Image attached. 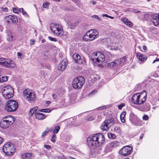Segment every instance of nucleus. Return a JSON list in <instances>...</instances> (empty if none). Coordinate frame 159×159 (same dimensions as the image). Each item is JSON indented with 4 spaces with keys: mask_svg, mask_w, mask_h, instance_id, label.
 <instances>
[{
    "mask_svg": "<svg viewBox=\"0 0 159 159\" xmlns=\"http://www.w3.org/2000/svg\"><path fill=\"white\" fill-rule=\"evenodd\" d=\"M104 136L101 133H97L89 136L87 139L88 147L91 149H96L104 143Z\"/></svg>",
    "mask_w": 159,
    "mask_h": 159,
    "instance_id": "f257e3e1",
    "label": "nucleus"
},
{
    "mask_svg": "<svg viewBox=\"0 0 159 159\" xmlns=\"http://www.w3.org/2000/svg\"><path fill=\"white\" fill-rule=\"evenodd\" d=\"M147 98V92L143 90L141 93L134 94L131 98L132 102L136 105H141L143 104Z\"/></svg>",
    "mask_w": 159,
    "mask_h": 159,
    "instance_id": "f03ea898",
    "label": "nucleus"
},
{
    "mask_svg": "<svg viewBox=\"0 0 159 159\" xmlns=\"http://www.w3.org/2000/svg\"><path fill=\"white\" fill-rule=\"evenodd\" d=\"M99 36L98 33L96 29H91L87 31L83 37V40L86 42L92 41Z\"/></svg>",
    "mask_w": 159,
    "mask_h": 159,
    "instance_id": "7ed1b4c3",
    "label": "nucleus"
},
{
    "mask_svg": "<svg viewBox=\"0 0 159 159\" xmlns=\"http://www.w3.org/2000/svg\"><path fill=\"white\" fill-rule=\"evenodd\" d=\"M15 120V118L13 116H6L1 120L0 125L3 129H6L11 126Z\"/></svg>",
    "mask_w": 159,
    "mask_h": 159,
    "instance_id": "20e7f679",
    "label": "nucleus"
},
{
    "mask_svg": "<svg viewBox=\"0 0 159 159\" xmlns=\"http://www.w3.org/2000/svg\"><path fill=\"white\" fill-rule=\"evenodd\" d=\"M18 106V103L16 101L9 100L5 103V109L8 112H14L17 110Z\"/></svg>",
    "mask_w": 159,
    "mask_h": 159,
    "instance_id": "39448f33",
    "label": "nucleus"
},
{
    "mask_svg": "<svg viewBox=\"0 0 159 159\" xmlns=\"http://www.w3.org/2000/svg\"><path fill=\"white\" fill-rule=\"evenodd\" d=\"M53 25L50 26V30L55 35L61 37H63V30L62 26L59 24H52Z\"/></svg>",
    "mask_w": 159,
    "mask_h": 159,
    "instance_id": "423d86ee",
    "label": "nucleus"
},
{
    "mask_svg": "<svg viewBox=\"0 0 159 159\" xmlns=\"http://www.w3.org/2000/svg\"><path fill=\"white\" fill-rule=\"evenodd\" d=\"M15 145L11 142H7L3 146L2 150L4 153L7 155L11 156L15 151Z\"/></svg>",
    "mask_w": 159,
    "mask_h": 159,
    "instance_id": "0eeeda50",
    "label": "nucleus"
},
{
    "mask_svg": "<svg viewBox=\"0 0 159 159\" xmlns=\"http://www.w3.org/2000/svg\"><path fill=\"white\" fill-rule=\"evenodd\" d=\"M2 94L6 99H9L12 97L14 95V89L10 86H5L2 89Z\"/></svg>",
    "mask_w": 159,
    "mask_h": 159,
    "instance_id": "6e6552de",
    "label": "nucleus"
},
{
    "mask_svg": "<svg viewBox=\"0 0 159 159\" xmlns=\"http://www.w3.org/2000/svg\"><path fill=\"white\" fill-rule=\"evenodd\" d=\"M85 82L84 78L82 76H80L75 78L72 82V86L75 89H79L82 88Z\"/></svg>",
    "mask_w": 159,
    "mask_h": 159,
    "instance_id": "1a4fd4ad",
    "label": "nucleus"
},
{
    "mask_svg": "<svg viewBox=\"0 0 159 159\" xmlns=\"http://www.w3.org/2000/svg\"><path fill=\"white\" fill-rule=\"evenodd\" d=\"M23 94L26 98V100L30 102L35 99V93L33 90L29 89H25L23 92Z\"/></svg>",
    "mask_w": 159,
    "mask_h": 159,
    "instance_id": "9d476101",
    "label": "nucleus"
},
{
    "mask_svg": "<svg viewBox=\"0 0 159 159\" xmlns=\"http://www.w3.org/2000/svg\"><path fill=\"white\" fill-rule=\"evenodd\" d=\"M3 60V61L1 62L2 65L5 67L12 68H14L16 66L15 63L13 60L4 58Z\"/></svg>",
    "mask_w": 159,
    "mask_h": 159,
    "instance_id": "9b49d317",
    "label": "nucleus"
},
{
    "mask_svg": "<svg viewBox=\"0 0 159 159\" xmlns=\"http://www.w3.org/2000/svg\"><path fill=\"white\" fill-rule=\"evenodd\" d=\"M133 150L132 148L129 145L124 146L119 151V153L121 155L126 157L129 155Z\"/></svg>",
    "mask_w": 159,
    "mask_h": 159,
    "instance_id": "f8f14e48",
    "label": "nucleus"
},
{
    "mask_svg": "<svg viewBox=\"0 0 159 159\" xmlns=\"http://www.w3.org/2000/svg\"><path fill=\"white\" fill-rule=\"evenodd\" d=\"M93 54L95 56V58L96 59L95 62H97L98 63H102L105 60L104 55L102 52H94Z\"/></svg>",
    "mask_w": 159,
    "mask_h": 159,
    "instance_id": "ddd939ff",
    "label": "nucleus"
},
{
    "mask_svg": "<svg viewBox=\"0 0 159 159\" xmlns=\"http://www.w3.org/2000/svg\"><path fill=\"white\" fill-rule=\"evenodd\" d=\"M151 21L153 23L154 25L157 26L159 24V13L155 14L152 13Z\"/></svg>",
    "mask_w": 159,
    "mask_h": 159,
    "instance_id": "4468645a",
    "label": "nucleus"
},
{
    "mask_svg": "<svg viewBox=\"0 0 159 159\" xmlns=\"http://www.w3.org/2000/svg\"><path fill=\"white\" fill-rule=\"evenodd\" d=\"M67 65V62L66 61L63 60L61 61L58 65V70L59 71H63L66 69Z\"/></svg>",
    "mask_w": 159,
    "mask_h": 159,
    "instance_id": "2eb2a0df",
    "label": "nucleus"
},
{
    "mask_svg": "<svg viewBox=\"0 0 159 159\" xmlns=\"http://www.w3.org/2000/svg\"><path fill=\"white\" fill-rule=\"evenodd\" d=\"M34 116L36 119L39 120H44L47 117L46 115L38 111L35 113Z\"/></svg>",
    "mask_w": 159,
    "mask_h": 159,
    "instance_id": "dca6fc26",
    "label": "nucleus"
},
{
    "mask_svg": "<svg viewBox=\"0 0 159 159\" xmlns=\"http://www.w3.org/2000/svg\"><path fill=\"white\" fill-rule=\"evenodd\" d=\"M136 56L139 61L142 62L146 61L148 58L146 55L143 54L139 52H137L136 53Z\"/></svg>",
    "mask_w": 159,
    "mask_h": 159,
    "instance_id": "f3484780",
    "label": "nucleus"
},
{
    "mask_svg": "<svg viewBox=\"0 0 159 159\" xmlns=\"http://www.w3.org/2000/svg\"><path fill=\"white\" fill-rule=\"evenodd\" d=\"M7 22L8 23H16L18 21L17 18L15 15H9L6 17Z\"/></svg>",
    "mask_w": 159,
    "mask_h": 159,
    "instance_id": "a211bd4d",
    "label": "nucleus"
},
{
    "mask_svg": "<svg viewBox=\"0 0 159 159\" xmlns=\"http://www.w3.org/2000/svg\"><path fill=\"white\" fill-rule=\"evenodd\" d=\"M73 57L76 63L80 64L82 63V60L81 59L80 56L77 53H75L74 54Z\"/></svg>",
    "mask_w": 159,
    "mask_h": 159,
    "instance_id": "6ab92c4d",
    "label": "nucleus"
},
{
    "mask_svg": "<svg viewBox=\"0 0 159 159\" xmlns=\"http://www.w3.org/2000/svg\"><path fill=\"white\" fill-rule=\"evenodd\" d=\"M121 61L122 60L121 59L116 60L113 62L108 63L107 66H108L110 67H113L114 66H116L120 64Z\"/></svg>",
    "mask_w": 159,
    "mask_h": 159,
    "instance_id": "aec40b11",
    "label": "nucleus"
},
{
    "mask_svg": "<svg viewBox=\"0 0 159 159\" xmlns=\"http://www.w3.org/2000/svg\"><path fill=\"white\" fill-rule=\"evenodd\" d=\"M33 155V153H25L23 154L21 158L22 159H31Z\"/></svg>",
    "mask_w": 159,
    "mask_h": 159,
    "instance_id": "412c9836",
    "label": "nucleus"
},
{
    "mask_svg": "<svg viewBox=\"0 0 159 159\" xmlns=\"http://www.w3.org/2000/svg\"><path fill=\"white\" fill-rule=\"evenodd\" d=\"M120 143L119 142L117 141H115L111 142L109 143L107 145V147H106L107 149V147H109L110 148H116L120 145Z\"/></svg>",
    "mask_w": 159,
    "mask_h": 159,
    "instance_id": "4be33fe9",
    "label": "nucleus"
},
{
    "mask_svg": "<svg viewBox=\"0 0 159 159\" xmlns=\"http://www.w3.org/2000/svg\"><path fill=\"white\" fill-rule=\"evenodd\" d=\"M152 13H146L143 15V19L144 21H151Z\"/></svg>",
    "mask_w": 159,
    "mask_h": 159,
    "instance_id": "5701e85b",
    "label": "nucleus"
},
{
    "mask_svg": "<svg viewBox=\"0 0 159 159\" xmlns=\"http://www.w3.org/2000/svg\"><path fill=\"white\" fill-rule=\"evenodd\" d=\"M121 21L129 27H132V23L128 20L127 18H121Z\"/></svg>",
    "mask_w": 159,
    "mask_h": 159,
    "instance_id": "b1692460",
    "label": "nucleus"
},
{
    "mask_svg": "<svg viewBox=\"0 0 159 159\" xmlns=\"http://www.w3.org/2000/svg\"><path fill=\"white\" fill-rule=\"evenodd\" d=\"M69 23L68 24L70 28L71 29H74L78 25L79 22L78 21H76L75 22L72 21L71 22H69Z\"/></svg>",
    "mask_w": 159,
    "mask_h": 159,
    "instance_id": "393cba45",
    "label": "nucleus"
},
{
    "mask_svg": "<svg viewBox=\"0 0 159 159\" xmlns=\"http://www.w3.org/2000/svg\"><path fill=\"white\" fill-rule=\"evenodd\" d=\"M110 127L108 126L105 122L104 121L102 124L101 126V128L103 131H107Z\"/></svg>",
    "mask_w": 159,
    "mask_h": 159,
    "instance_id": "a878e982",
    "label": "nucleus"
},
{
    "mask_svg": "<svg viewBox=\"0 0 159 159\" xmlns=\"http://www.w3.org/2000/svg\"><path fill=\"white\" fill-rule=\"evenodd\" d=\"M104 121L110 127L113 124L114 120L113 118H111L109 120H105Z\"/></svg>",
    "mask_w": 159,
    "mask_h": 159,
    "instance_id": "bb28decb",
    "label": "nucleus"
},
{
    "mask_svg": "<svg viewBox=\"0 0 159 159\" xmlns=\"http://www.w3.org/2000/svg\"><path fill=\"white\" fill-rule=\"evenodd\" d=\"M126 112L125 111H123L121 113L120 117L121 121L122 122L124 123L125 122V116L126 115Z\"/></svg>",
    "mask_w": 159,
    "mask_h": 159,
    "instance_id": "cd10ccee",
    "label": "nucleus"
},
{
    "mask_svg": "<svg viewBox=\"0 0 159 159\" xmlns=\"http://www.w3.org/2000/svg\"><path fill=\"white\" fill-rule=\"evenodd\" d=\"M38 107L36 106L31 108L29 111V116H32L35 111L38 110Z\"/></svg>",
    "mask_w": 159,
    "mask_h": 159,
    "instance_id": "c85d7f7f",
    "label": "nucleus"
},
{
    "mask_svg": "<svg viewBox=\"0 0 159 159\" xmlns=\"http://www.w3.org/2000/svg\"><path fill=\"white\" fill-rule=\"evenodd\" d=\"M121 129L118 126H115L114 129V131L117 133L120 134H121Z\"/></svg>",
    "mask_w": 159,
    "mask_h": 159,
    "instance_id": "c756f323",
    "label": "nucleus"
},
{
    "mask_svg": "<svg viewBox=\"0 0 159 159\" xmlns=\"http://www.w3.org/2000/svg\"><path fill=\"white\" fill-rule=\"evenodd\" d=\"M39 111L45 112V113H50L51 111V110L49 108L39 110Z\"/></svg>",
    "mask_w": 159,
    "mask_h": 159,
    "instance_id": "7c9ffc66",
    "label": "nucleus"
},
{
    "mask_svg": "<svg viewBox=\"0 0 159 159\" xmlns=\"http://www.w3.org/2000/svg\"><path fill=\"white\" fill-rule=\"evenodd\" d=\"M107 135L108 138L110 139H115L116 137V135L115 134H112L111 133H108L107 134Z\"/></svg>",
    "mask_w": 159,
    "mask_h": 159,
    "instance_id": "2f4dec72",
    "label": "nucleus"
},
{
    "mask_svg": "<svg viewBox=\"0 0 159 159\" xmlns=\"http://www.w3.org/2000/svg\"><path fill=\"white\" fill-rule=\"evenodd\" d=\"M21 12L22 14L26 17H29V15L24 10L23 8H20V12Z\"/></svg>",
    "mask_w": 159,
    "mask_h": 159,
    "instance_id": "473e14b6",
    "label": "nucleus"
},
{
    "mask_svg": "<svg viewBox=\"0 0 159 159\" xmlns=\"http://www.w3.org/2000/svg\"><path fill=\"white\" fill-rule=\"evenodd\" d=\"M60 129V127L59 125L56 126L53 131V133L56 134L58 133Z\"/></svg>",
    "mask_w": 159,
    "mask_h": 159,
    "instance_id": "72a5a7b5",
    "label": "nucleus"
},
{
    "mask_svg": "<svg viewBox=\"0 0 159 159\" xmlns=\"http://www.w3.org/2000/svg\"><path fill=\"white\" fill-rule=\"evenodd\" d=\"M12 10L14 13L16 14H19L20 12V8L19 9L18 8L14 7L13 8Z\"/></svg>",
    "mask_w": 159,
    "mask_h": 159,
    "instance_id": "f704fd0d",
    "label": "nucleus"
},
{
    "mask_svg": "<svg viewBox=\"0 0 159 159\" xmlns=\"http://www.w3.org/2000/svg\"><path fill=\"white\" fill-rule=\"evenodd\" d=\"M56 135L55 134H54L52 135L51 141L53 143H55L56 140Z\"/></svg>",
    "mask_w": 159,
    "mask_h": 159,
    "instance_id": "c9c22d12",
    "label": "nucleus"
},
{
    "mask_svg": "<svg viewBox=\"0 0 159 159\" xmlns=\"http://www.w3.org/2000/svg\"><path fill=\"white\" fill-rule=\"evenodd\" d=\"M49 131V130L48 129V128H47L44 131L42 134L41 136L42 137H44V136L46 135L47 133Z\"/></svg>",
    "mask_w": 159,
    "mask_h": 159,
    "instance_id": "e433bc0d",
    "label": "nucleus"
},
{
    "mask_svg": "<svg viewBox=\"0 0 159 159\" xmlns=\"http://www.w3.org/2000/svg\"><path fill=\"white\" fill-rule=\"evenodd\" d=\"M1 79L2 82H5L7 80L8 78L7 76H1Z\"/></svg>",
    "mask_w": 159,
    "mask_h": 159,
    "instance_id": "4c0bfd02",
    "label": "nucleus"
},
{
    "mask_svg": "<svg viewBox=\"0 0 159 159\" xmlns=\"http://www.w3.org/2000/svg\"><path fill=\"white\" fill-rule=\"evenodd\" d=\"M149 117L147 115H144L142 117V119L144 120H147L148 119Z\"/></svg>",
    "mask_w": 159,
    "mask_h": 159,
    "instance_id": "58836bf2",
    "label": "nucleus"
},
{
    "mask_svg": "<svg viewBox=\"0 0 159 159\" xmlns=\"http://www.w3.org/2000/svg\"><path fill=\"white\" fill-rule=\"evenodd\" d=\"M48 39H49V40H50L51 41H53L54 42L57 41V40L55 38H53L51 36H48Z\"/></svg>",
    "mask_w": 159,
    "mask_h": 159,
    "instance_id": "ea45409f",
    "label": "nucleus"
},
{
    "mask_svg": "<svg viewBox=\"0 0 159 159\" xmlns=\"http://www.w3.org/2000/svg\"><path fill=\"white\" fill-rule=\"evenodd\" d=\"M49 6V4L48 2H44L43 4V7L44 8H46Z\"/></svg>",
    "mask_w": 159,
    "mask_h": 159,
    "instance_id": "a19ab883",
    "label": "nucleus"
},
{
    "mask_svg": "<svg viewBox=\"0 0 159 159\" xmlns=\"http://www.w3.org/2000/svg\"><path fill=\"white\" fill-rule=\"evenodd\" d=\"M43 147L48 150L51 149L52 148L51 146L48 145H44Z\"/></svg>",
    "mask_w": 159,
    "mask_h": 159,
    "instance_id": "79ce46f5",
    "label": "nucleus"
},
{
    "mask_svg": "<svg viewBox=\"0 0 159 159\" xmlns=\"http://www.w3.org/2000/svg\"><path fill=\"white\" fill-rule=\"evenodd\" d=\"M125 106V104L124 103H121L118 106V108L120 110L121 109Z\"/></svg>",
    "mask_w": 159,
    "mask_h": 159,
    "instance_id": "37998d69",
    "label": "nucleus"
},
{
    "mask_svg": "<svg viewBox=\"0 0 159 159\" xmlns=\"http://www.w3.org/2000/svg\"><path fill=\"white\" fill-rule=\"evenodd\" d=\"M35 42V40L34 39H31L30 40V44L31 45H32L34 44V43Z\"/></svg>",
    "mask_w": 159,
    "mask_h": 159,
    "instance_id": "c03bdc74",
    "label": "nucleus"
},
{
    "mask_svg": "<svg viewBox=\"0 0 159 159\" xmlns=\"http://www.w3.org/2000/svg\"><path fill=\"white\" fill-rule=\"evenodd\" d=\"M97 92V90H92V91L90 93V95H92L93 94V93H96Z\"/></svg>",
    "mask_w": 159,
    "mask_h": 159,
    "instance_id": "a18cd8bd",
    "label": "nucleus"
},
{
    "mask_svg": "<svg viewBox=\"0 0 159 159\" xmlns=\"http://www.w3.org/2000/svg\"><path fill=\"white\" fill-rule=\"evenodd\" d=\"M150 106H148L145 109V111H148L150 110Z\"/></svg>",
    "mask_w": 159,
    "mask_h": 159,
    "instance_id": "49530a36",
    "label": "nucleus"
},
{
    "mask_svg": "<svg viewBox=\"0 0 159 159\" xmlns=\"http://www.w3.org/2000/svg\"><path fill=\"white\" fill-rule=\"evenodd\" d=\"M3 141V139L2 137H0V145L2 143Z\"/></svg>",
    "mask_w": 159,
    "mask_h": 159,
    "instance_id": "de8ad7c7",
    "label": "nucleus"
},
{
    "mask_svg": "<svg viewBox=\"0 0 159 159\" xmlns=\"http://www.w3.org/2000/svg\"><path fill=\"white\" fill-rule=\"evenodd\" d=\"M143 48L144 51H146L147 50V47L146 46H143Z\"/></svg>",
    "mask_w": 159,
    "mask_h": 159,
    "instance_id": "09e8293b",
    "label": "nucleus"
},
{
    "mask_svg": "<svg viewBox=\"0 0 159 159\" xmlns=\"http://www.w3.org/2000/svg\"><path fill=\"white\" fill-rule=\"evenodd\" d=\"M52 97L53 98L55 99L57 98V96L55 94L53 93L52 94Z\"/></svg>",
    "mask_w": 159,
    "mask_h": 159,
    "instance_id": "8fccbe9b",
    "label": "nucleus"
},
{
    "mask_svg": "<svg viewBox=\"0 0 159 159\" xmlns=\"http://www.w3.org/2000/svg\"><path fill=\"white\" fill-rule=\"evenodd\" d=\"M3 59H4V58H1L0 59V65H2L1 64V62H2L3 61Z\"/></svg>",
    "mask_w": 159,
    "mask_h": 159,
    "instance_id": "3c124183",
    "label": "nucleus"
},
{
    "mask_svg": "<svg viewBox=\"0 0 159 159\" xmlns=\"http://www.w3.org/2000/svg\"><path fill=\"white\" fill-rule=\"evenodd\" d=\"M93 120V118H92V117H89L88 119V120L89 121H91V120Z\"/></svg>",
    "mask_w": 159,
    "mask_h": 159,
    "instance_id": "603ef678",
    "label": "nucleus"
},
{
    "mask_svg": "<svg viewBox=\"0 0 159 159\" xmlns=\"http://www.w3.org/2000/svg\"><path fill=\"white\" fill-rule=\"evenodd\" d=\"M94 17L95 18H96L98 19L99 18V17L98 16L96 15H94Z\"/></svg>",
    "mask_w": 159,
    "mask_h": 159,
    "instance_id": "864d4df0",
    "label": "nucleus"
},
{
    "mask_svg": "<svg viewBox=\"0 0 159 159\" xmlns=\"http://www.w3.org/2000/svg\"><path fill=\"white\" fill-rule=\"evenodd\" d=\"M91 3L93 5H94L96 3V2L94 1H91Z\"/></svg>",
    "mask_w": 159,
    "mask_h": 159,
    "instance_id": "5fc2aeb1",
    "label": "nucleus"
},
{
    "mask_svg": "<svg viewBox=\"0 0 159 159\" xmlns=\"http://www.w3.org/2000/svg\"><path fill=\"white\" fill-rule=\"evenodd\" d=\"M143 135V134H141V135L140 136V138H139V139H142Z\"/></svg>",
    "mask_w": 159,
    "mask_h": 159,
    "instance_id": "6e6d98bb",
    "label": "nucleus"
},
{
    "mask_svg": "<svg viewBox=\"0 0 159 159\" xmlns=\"http://www.w3.org/2000/svg\"><path fill=\"white\" fill-rule=\"evenodd\" d=\"M51 103V102L49 101H47L46 102V103L48 104H50Z\"/></svg>",
    "mask_w": 159,
    "mask_h": 159,
    "instance_id": "4d7b16f0",
    "label": "nucleus"
},
{
    "mask_svg": "<svg viewBox=\"0 0 159 159\" xmlns=\"http://www.w3.org/2000/svg\"><path fill=\"white\" fill-rule=\"evenodd\" d=\"M73 2H75V3H76L79 0H71Z\"/></svg>",
    "mask_w": 159,
    "mask_h": 159,
    "instance_id": "13d9d810",
    "label": "nucleus"
},
{
    "mask_svg": "<svg viewBox=\"0 0 159 159\" xmlns=\"http://www.w3.org/2000/svg\"><path fill=\"white\" fill-rule=\"evenodd\" d=\"M41 42L42 43H44L45 42V40L44 39H42L41 40Z\"/></svg>",
    "mask_w": 159,
    "mask_h": 159,
    "instance_id": "bf43d9fd",
    "label": "nucleus"
},
{
    "mask_svg": "<svg viewBox=\"0 0 159 159\" xmlns=\"http://www.w3.org/2000/svg\"><path fill=\"white\" fill-rule=\"evenodd\" d=\"M69 158L70 159H76L75 158L70 156L69 157Z\"/></svg>",
    "mask_w": 159,
    "mask_h": 159,
    "instance_id": "052dcab7",
    "label": "nucleus"
},
{
    "mask_svg": "<svg viewBox=\"0 0 159 159\" xmlns=\"http://www.w3.org/2000/svg\"><path fill=\"white\" fill-rule=\"evenodd\" d=\"M155 61H158L157 58H156L155 60L153 61V63H155Z\"/></svg>",
    "mask_w": 159,
    "mask_h": 159,
    "instance_id": "680f3d73",
    "label": "nucleus"
},
{
    "mask_svg": "<svg viewBox=\"0 0 159 159\" xmlns=\"http://www.w3.org/2000/svg\"><path fill=\"white\" fill-rule=\"evenodd\" d=\"M2 69L0 68V75H1L2 74Z\"/></svg>",
    "mask_w": 159,
    "mask_h": 159,
    "instance_id": "e2e57ef3",
    "label": "nucleus"
},
{
    "mask_svg": "<svg viewBox=\"0 0 159 159\" xmlns=\"http://www.w3.org/2000/svg\"><path fill=\"white\" fill-rule=\"evenodd\" d=\"M2 82V81L1 79V75H0V83Z\"/></svg>",
    "mask_w": 159,
    "mask_h": 159,
    "instance_id": "0e129e2a",
    "label": "nucleus"
},
{
    "mask_svg": "<svg viewBox=\"0 0 159 159\" xmlns=\"http://www.w3.org/2000/svg\"><path fill=\"white\" fill-rule=\"evenodd\" d=\"M17 54L19 56H20L21 55V53L20 52H17Z\"/></svg>",
    "mask_w": 159,
    "mask_h": 159,
    "instance_id": "69168bd1",
    "label": "nucleus"
},
{
    "mask_svg": "<svg viewBox=\"0 0 159 159\" xmlns=\"http://www.w3.org/2000/svg\"><path fill=\"white\" fill-rule=\"evenodd\" d=\"M105 16H106V17H109V16L108 15H107V14H105Z\"/></svg>",
    "mask_w": 159,
    "mask_h": 159,
    "instance_id": "338daca9",
    "label": "nucleus"
},
{
    "mask_svg": "<svg viewBox=\"0 0 159 159\" xmlns=\"http://www.w3.org/2000/svg\"><path fill=\"white\" fill-rule=\"evenodd\" d=\"M108 17H109L110 18H111V19H112L113 18V17H111V16H109Z\"/></svg>",
    "mask_w": 159,
    "mask_h": 159,
    "instance_id": "774afa93",
    "label": "nucleus"
}]
</instances>
